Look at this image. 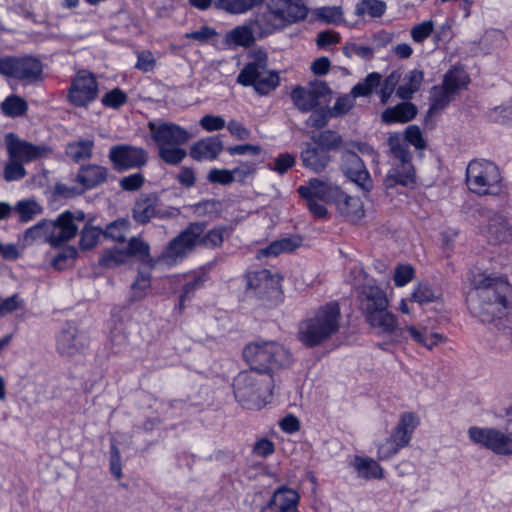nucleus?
<instances>
[{
  "label": "nucleus",
  "instance_id": "nucleus-6",
  "mask_svg": "<svg viewBox=\"0 0 512 512\" xmlns=\"http://www.w3.org/2000/svg\"><path fill=\"white\" fill-rule=\"evenodd\" d=\"M354 280L352 286L358 290L361 308L365 313L367 322L373 328L384 331V294L380 287L375 286L372 280L367 279L361 269H354L351 272Z\"/></svg>",
  "mask_w": 512,
  "mask_h": 512
},
{
  "label": "nucleus",
  "instance_id": "nucleus-26",
  "mask_svg": "<svg viewBox=\"0 0 512 512\" xmlns=\"http://www.w3.org/2000/svg\"><path fill=\"white\" fill-rule=\"evenodd\" d=\"M486 236L493 244L507 242L512 237V228L503 215L493 213L488 219Z\"/></svg>",
  "mask_w": 512,
  "mask_h": 512
},
{
  "label": "nucleus",
  "instance_id": "nucleus-61",
  "mask_svg": "<svg viewBox=\"0 0 512 512\" xmlns=\"http://www.w3.org/2000/svg\"><path fill=\"white\" fill-rule=\"evenodd\" d=\"M491 121L497 123H508L512 121V105H500L491 109L488 113Z\"/></svg>",
  "mask_w": 512,
  "mask_h": 512
},
{
  "label": "nucleus",
  "instance_id": "nucleus-37",
  "mask_svg": "<svg viewBox=\"0 0 512 512\" xmlns=\"http://www.w3.org/2000/svg\"><path fill=\"white\" fill-rule=\"evenodd\" d=\"M263 3V0H214L217 9L241 14Z\"/></svg>",
  "mask_w": 512,
  "mask_h": 512
},
{
  "label": "nucleus",
  "instance_id": "nucleus-8",
  "mask_svg": "<svg viewBox=\"0 0 512 512\" xmlns=\"http://www.w3.org/2000/svg\"><path fill=\"white\" fill-rule=\"evenodd\" d=\"M505 415L507 417L505 431L473 426L468 429L470 440L497 455H512V401L505 408Z\"/></svg>",
  "mask_w": 512,
  "mask_h": 512
},
{
  "label": "nucleus",
  "instance_id": "nucleus-42",
  "mask_svg": "<svg viewBox=\"0 0 512 512\" xmlns=\"http://www.w3.org/2000/svg\"><path fill=\"white\" fill-rule=\"evenodd\" d=\"M130 222L128 219L120 218L106 226L103 232L105 238L116 242H124L129 233Z\"/></svg>",
  "mask_w": 512,
  "mask_h": 512
},
{
  "label": "nucleus",
  "instance_id": "nucleus-28",
  "mask_svg": "<svg viewBox=\"0 0 512 512\" xmlns=\"http://www.w3.org/2000/svg\"><path fill=\"white\" fill-rule=\"evenodd\" d=\"M223 150V143L218 136L207 137L196 142L190 149V156L197 160H214Z\"/></svg>",
  "mask_w": 512,
  "mask_h": 512
},
{
  "label": "nucleus",
  "instance_id": "nucleus-48",
  "mask_svg": "<svg viewBox=\"0 0 512 512\" xmlns=\"http://www.w3.org/2000/svg\"><path fill=\"white\" fill-rule=\"evenodd\" d=\"M313 16L323 23L338 24L343 19L341 7H319L313 10Z\"/></svg>",
  "mask_w": 512,
  "mask_h": 512
},
{
  "label": "nucleus",
  "instance_id": "nucleus-24",
  "mask_svg": "<svg viewBox=\"0 0 512 512\" xmlns=\"http://www.w3.org/2000/svg\"><path fill=\"white\" fill-rule=\"evenodd\" d=\"M340 190L339 186L331 182L313 178L310 179L306 185H301L298 188V193L303 198H313L326 203H334Z\"/></svg>",
  "mask_w": 512,
  "mask_h": 512
},
{
  "label": "nucleus",
  "instance_id": "nucleus-51",
  "mask_svg": "<svg viewBox=\"0 0 512 512\" xmlns=\"http://www.w3.org/2000/svg\"><path fill=\"white\" fill-rule=\"evenodd\" d=\"M104 230L101 228L86 225L80 234V247L83 250L92 249L103 235Z\"/></svg>",
  "mask_w": 512,
  "mask_h": 512
},
{
  "label": "nucleus",
  "instance_id": "nucleus-60",
  "mask_svg": "<svg viewBox=\"0 0 512 512\" xmlns=\"http://www.w3.org/2000/svg\"><path fill=\"white\" fill-rule=\"evenodd\" d=\"M127 101L126 94L119 88H115L106 93L102 98V104L106 107L117 109Z\"/></svg>",
  "mask_w": 512,
  "mask_h": 512
},
{
  "label": "nucleus",
  "instance_id": "nucleus-46",
  "mask_svg": "<svg viewBox=\"0 0 512 512\" xmlns=\"http://www.w3.org/2000/svg\"><path fill=\"white\" fill-rule=\"evenodd\" d=\"M416 275L415 268L408 263H398L393 272V282L396 287H404L409 284Z\"/></svg>",
  "mask_w": 512,
  "mask_h": 512
},
{
  "label": "nucleus",
  "instance_id": "nucleus-10",
  "mask_svg": "<svg viewBox=\"0 0 512 512\" xmlns=\"http://www.w3.org/2000/svg\"><path fill=\"white\" fill-rule=\"evenodd\" d=\"M205 228L204 223H190L178 236L169 242L157 262L172 267L182 261L196 247L199 237L204 233Z\"/></svg>",
  "mask_w": 512,
  "mask_h": 512
},
{
  "label": "nucleus",
  "instance_id": "nucleus-4",
  "mask_svg": "<svg viewBox=\"0 0 512 512\" xmlns=\"http://www.w3.org/2000/svg\"><path fill=\"white\" fill-rule=\"evenodd\" d=\"M243 356L250 369L261 374H271L274 370L287 368L293 358L288 349L274 341H257L245 346Z\"/></svg>",
  "mask_w": 512,
  "mask_h": 512
},
{
  "label": "nucleus",
  "instance_id": "nucleus-59",
  "mask_svg": "<svg viewBox=\"0 0 512 512\" xmlns=\"http://www.w3.org/2000/svg\"><path fill=\"white\" fill-rule=\"evenodd\" d=\"M150 287V275L139 273L136 280L131 286L132 290V299L133 300H140L144 297L146 294V291Z\"/></svg>",
  "mask_w": 512,
  "mask_h": 512
},
{
  "label": "nucleus",
  "instance_id": "nucleus-36",
  "mask_svg": "<svg viewBox=\"0 0 512 512\" xmlns=\"http://www.w3.org/2000/svg\"><path fill=\"white\" fill-rule=\"evenodd\" d=\"M301 245V238L299 237H287L272 242L269 246L260 250V255L277 256L280 253L292 252Z\"/></svg>",
  "mask_w": 512,
  "mask_h": 512
},
{
  "label": "nucleus",
  "instance_id": "nucleus-2",
  "mask_svg": "<svg viewBox=\"0 0 512 512\" xmlns=\"http://www.w3.org/2000/svg\"><path fill=\"white\" fill-rule=\"evenodd\" d=\"M340 321L341 312L338 303H327L299 323L298 339L306 347H316L339 331Z\"/></svg>",
  "mask_w": 512,
  "mask_h": 512
},
{
  "label": "nucleus",
  "instance_id": "nucleus-49",
  "mask_svg": "<svg viewBox=\"0 0 512 512\" xmlns=\"http://www.w3.org/2000/svg\"><path fill=\"white\" fill-rule=\"evenodd\" d=\"M23 162L8 158L4 166L3 177L7 182L19 181L27 175Z\"/></svg>",
  "mask_w": 512,
  "mask_h": 512
},
{
  "label": "nucleus",
  "instance_id": "nucleus-58",
  "mask_svg": "<svg viewBox=\"0 0 512 512\" xmlns=\"http://www.w3.org/2000/svg\"><path fill=\"white\" fill-rule=\"evenodd\" d=\"M296 159L295 156H293L290 153H282L279 154L274 160L272 164H269V167L271 170L279 173L284 174L289 169H291L295 165Z\"/></svg>",
  "mask_w": 512,
  "mask_h": 512
},
{
  "label": "nucleus",
  "instance_id": "nucleus-63",
  "mask_svg": "<svg viewBox=\"0 0 512 512\" xmlns=\"http://www.w3.org/2000/svg\"><path fill=\"white\" fill-rule=\"evenodd\" d=\"M329 110L325 111L324 109L314 110L311 115L306 120V126L320 129L326 126L329 119Z\"/></svg>",
  "mask_w": 512,
  "mask_h": 512
},
{
  "label": "nucleus",
  "instance_id": "nucleus-50",
  "mask_svg": "<svg viewBox=\"0 0 512 512\" xmlns=\"http://www.w3.org/2000/svg\"><path fill=\"white\" fill-rule=\"evenodd\" d=\"M126 252L129 258L133 256L137 257L139 260L143 262H147L150 256V246L144 240L138 237H132L129 240Z\"/></svg>",
  "mask_w": 512,
  "mask_h": 512
},
{
  "label": "nucleus",
  "instance_id": "nucleus-44",
  "mask_svg": "<svg viewBox=\"0 0 512 512\" xmlns=\"http://www.w3.org/2000/svg\"><path fill=\"white\" fill-rule=\"evenodd\" d=\"M438 299V295L434 291L431 284L427 281L419 282L411 294V300L420 305L434 302Z\"/></svg>",
  "mask_w": 512,
  "mask_h": 512
},
{
  "label": "nucleus",
  "instance_id": "nucleus-30",
  "mask_svg": "<svg viewBox=\"0 0 512 512\" xmlns=\"http://www.w3.org/2000/svg\"><path fill=\"white\" fill-rule=\"evenodd\" d=\"M418 113L417 106L409 100L386 108V124H405L412 121Z\"/></svg>",
  "mask_w": 512,
  "mask_h": 512
},
{
  "label": "nucleus",
  "instance_id": "nucleus-23",
  "mask_svg": "<svg viewBox=\"0 0 512 512\" xmlns=\"http://www.w3.org/2000/svg\"><path fill=\"white\" fill-rule=\"evenodd\" d=\"M74 220V215L66 211L60 214L55 222H48L47 243L58 247L74 238L78 230Z\"/></svg>",
  "mask_w": 512,
  "mask_h": 512
},
{
  "label": "nucleus",
  "instance_id": "nucleus-62",
  "mask_svg": "<svg viewBox=\"0 0 512 512\" xmlns=\"http://www.w3.org/2000/svg\"><path fill=\"white\" fill-rule=\"evenodd\" d=\"M207 179L211 183L229 185L234 181V175L232 170L214 168L209 171Z\"/></svg>",
  "mask_w": 512,
  "mask_h": 512
},
{
  "label": "nucleus",
  "instance_id": "nucleus-29",
  "mask_svg": "<svg viewBox=\"0 0 512 512\" xmlns=\"http://www.w3.org/2000/svg\"><path fill=\"white\" fill-rule=\"evenodd\" d=\"M107 179V169L103 166L89 164L82 166L76 176V181L84 189H92L104 183Z\"/></svg>",
  "mask_w": 512,
  "mask_h": 512
},
{
  "label": "nucleus",
  "instance_id": "nucleus-55",
  "mask_svg": "<svg viewBox=\"0 0 512 512\" xmlns=\"http://www.w3.org/2000/svg\"><path fill=\"white\" fill-rule=\"evenodd\" d=\"M402 141L408 146L413 145L416 149L421 150L426 147L422 132L417 125H410L406 128L404 136L398 134Z\"/></svg>",
  "mask_w": 512,
  "mask_h": 512
},
{
  "label": "nucleus",
  "instance_id": "nucleus-14",
  "mask_svg": "<svg viewBox=\"0 0 512 512\" xmlns=\"http://www.w3.org/2000/svg\"><path fill=\"white\" fill-rule=\"evenodd\" d=\"M419 425L420 417L416 413H402L390 437L386 439V458L394 456L401 449L407 447Z\"/></svg>",
  "mask_w": 512,
  "mask_h": 512
},
{
  "label": "nucleus",
  "instance_id": "nucleus-25",
  "mask_svg": "<svg viewBox=\"0 0 512 512\" xmlns=\"http://www.w3.org/2000/svg\"><path fill=\"white\" fill-rule=\"evenodd\" d=\"M299 499L300 496L295 490L281 486L274 492L272 498L267 505L262 508L261 512H267L273 506H278L279 512L297 511Z\"/></svg>",
  "mask_w": 512,
  "mask_h": 512
},
{
  "label": "nucleus",
  "instance_id": "nucleus-33",
  "mask_svg": "<svg viewBox=\"0 0 512 512\" xmlns=\"http://www.w3.org/2000/svg\"><path fill=\"white\" fill-rule=\"evenodd\" d=\"M207 281V275L203 272H192L183 276L182 290L179 296V309L182 310L184 303L190 300L195 292L201 289Z\"/></svg>",
  "mask_w": 512,
  "mask_h": 512
},
{
  "label": "nucleus",
  "instance_id": "nucleus-38",
  "mask_svg": "<svg viewBox=\"0 0 512 512\" xmlns=\"http://www.w3.org/2000/svg\"><path fill=\"white\" fill-rule=\"evenodd\" d=\"M94 142L92 140H79L69 143L66 147L67 156L74 162L88 160L92 156Z\"/></svg>",
  "mask_w": 512,
  "mask_h": 512
},
{
  "label": "nucleus",
  "instance_id": "nucleus-13",
  "mask_svg": "<svg viewBox=\"0 0 512 512\" xmlns=\"http://www.w3.org/2000/svg\"><path fill=\"white\" fill-rule=\"evenodd\" d=\"M43 66L34 57H6L0 59V74L29 83L40 79Z\"/></svg>",
  "mask_w": 512,
  "mask_h": 512
},
{
  "label": "nucleus",
  "instance_id": "nucleus-31",
  "mask_svg": "<svg viewBox=\"0 0 512 512\" xmlns=\"http://www.w3.org/2000/svg\"><path fill=\"white\" fill-rule=\"evenodd\" d=\"M158 202V197L153 194L141 196L133 207V219L139 224L148 223L156 215Z\"/></svg>",
  "mask_w": 512,
  "mask_h": 512
},
{
  "label": "nucleus",
  "instance_id": "nucleus-47",
  "mask_svg": "<svg viewBox=\"0 0 512 512\" xmlns=\"http://www.w3.org/2000/svg\"><path fill=\"white\" fill-rule=\"evenodd\" d=\"M356 95L352 93V90L348 94L339 96L334 105L329 109L330 117H340L346 115L354 106Z\"/></svg>",
  "mask_w": 512,
  "mask_h": 512
},
{
  "label": "nucleus",
  "instance_id": "nucleus-11",
  "mask_svg": "<svg viewBox=\"0 0 512 512\" xmlns=\"http://www.w3.org/2000/svg\"><path fill=\"white\" fill-rule=\"evenodd\" d=\"M470 82L469 75L460 66H453L443 77L441 85L434 86L431 90L430 112L444 109L461 90Z\"/></svg>",
  "mask_w": 512,
  "mask_h": 512
},
{
  "label": "nucleus",
  "instance_id": "nucleus-53",
  "mask_svg": "<svg viewBox=\"0 0 512 512\" xmlns=\"http://www.w3.org/2000/svg\"><path fill=\"white\" fill-rule=\"evenodd\" d=\"M22 221L27 222L42 212L41 206L35 200L19 201L15 207Z\"/></svg>",
  "mask_w": 512,
  "mask_h": 512
},
{
  "label": "nucleus",
  "instance_id": "nucleus-17",
  "mask_svg": "<svg viewBox=\"0 0 512 512\" xmlns=\"http://www.w3.org/2000/svg\"><path fill=\"white\" fill-rule=\"evenodd\" d=\"M398 332L401 336L406 333L409 334L415 342L421 344L428 350H432L439 343L446 340L443 334L437 332L428 333L426 329L418 330L413 326H409L406 329H397L395 316L386 310V340L388 337L397 335Z\"/></svg>",
  "mask_w": 512,
  "mask_h": 512
},
{
  "label": "nucleus",
  "instance_id": "nucleus-34",
  "mask_svg": "<svg viewBox=\"0 0 512 512\" xmlns=\"http://www.w3.org/2000/svg\"><path fill=\"white\" fill-rule=\"evenodd\" d=\"M301 160L306 168H309L314 172H321L329 163L330 156L323 149L308 146L302 151Z\"/></svg>",
  "mask_w": 512,
  "mask_h": 512
},
{
  "label": "nucleus",
  "instance_id": "nucleus-43",
  "mask_svg": "<svg viewBox=\"0 0 512 512\" xmlns=\"http://www.w3.org/2000/svg\"><path fill=\"white\" fill-rule=\"evenodd\" d=\"M382 76L379 73L373 72L366 76V78L353 86L352 93L357 97L370 96L381 84Z\"/></svg>",
  "mask_w": 512,
  "mask_h": 512
},
{
  "label": "nucleus",
  "instance_id": "nucleus-39",
  "mask_svg": "<svg viewBox=\"0 0 512 512\" xmlns=\"http://www.w3.org/2000/svg\"><path fill=\"white\" fill-rule=\"evenodd\" d=\"M291 99L297 109L303 113L310 112L318 106L308 87L294 88L291 92Z\"/></svg>",
  "mask_w": 512,
  "mask_h": 512
},
{
  "label": "nucleus",
  "instance_id": "nucleus-35",
  "mask_svg": "<svg viewBox=\"0 0 512 512\" xmlns=\"http://www.w3.org/2000/svg\"><path fill=\"white\" fill-rule=\"evenodd\" d=\"M423 72L419 70L409 71L403 77L401 84L396 89V96L401 100H410L423 81Z\"/></svg>",
  "mask_w": 512,
  "mask_h": 512
},
{
  "label": "nucleus",
  "instance_id": "nucleus-1",
  "mask_svg": "<svg viewBox=\"0 0 512 512\" xmlns=\"http://www.w3.org/2000/svg\"><path fill=\"white\" fill-rule=\"evenodd\" d=\"M471 286L466 297L471 314L483 323H494L498 329L509 328L512 285L507 277L482 272L473 276Z\"/></svg>",
  "mask_w": 512,
  "mask_h": 512
},
{
  "label": "nucleus",
  "instance_id": "nucleus-20",
  "mask_svg": "<svg viewBox=\"0 0 512 512\" xmlns=\"http://www.w3.org/2000/svg\"><path fill=\"white\" fill-rule=\"evenodd\" d=\"M147 152L143 148L116 145L110 149L109 159L117 170L139 168L147 162Z\"/></svg>",
  "mask_w": 512,
  "mask_h": 512
},
{
  "label": "nucleus",
  "instance_id": "nucleus-21",
  "mask_svg": "<svg viewBox=\"0 0 512 512\" xmlns=\"http://www.w3.org/2000/svg\"><path fill=\"white\" fill-rule=\"evenodd\" d=\"M89 343L87 335L77 327L68 324L57 336L56 350L63 356H74L81 353Z\"/></svg>",
  "mask_w": 512,
  "mask_h": 512
},
{
  "label": "nucleus",
  "instance_id": "nucleus-9",
  "mask_svg": "<svg viewBox=\"0 0 512 512\" xmlns=\"http://www.w3.org/2000/svg\"><path fill=\"white\" fill-rule=\"evenodd\" d=\"M388 144L392 154L399 162L386 175V187L394 185L413 187L416 183V176L409 148L397 134L390 135Z\"/></svg>",
  "mask_w": 512,
  "mask_h": 512
},
{
  "label": "nucleus",
  "instance_id": "nucleus-5",
  "mask_svg": "<svg viewBox=\"0 0 512 512\" xmlns=\"http://www.w3.org/2000/svg\"><path fill=\"white\" fill-rule=\"evenodd\" d=\"M273 377L253 369L240 372L234 379L233 388L237 401L247 409H259L272 392Z\"/></svg>",
  "mask_w": 512,
  "mask_h": 512
},
{
  "label": "nucleus",
  "instance_id": "nucleus-41",
  "mask_svg": "<svg viewBox=\"0 0 512 512\" xmlns=\"http://www.w3.org/2000/svg\"><path fill=\"white\" fill-rule=\"evenodd\" d=\"M28 109L27 102L17 95L8 96L1 103V111L5 116L16 118L24 115Z\"/></svg>",
  "mask_w": 512,
  "mask_h": 512
},
{
  "label": "nucleus",
  "instance_id": "nucleus-19",
  "mask_svg": "<svg viewBox=\"0 0 512 512\" xmlns=\"http://www.w3.org/2000/svg\"><path fill=\"white\" fill-rule=\"evenodd\" d=\"M281 277L262 269L248 274L247 286L260 298H277L281 294Z\"/></svg>",
  "mask_w": 512,
  "mask_h": 512
},
{
  "label": "nucleus",
  "instance_id": "nucleus-22",
  "mask_svg": "<svg viewBox=\"0 0 512 512\" xmlns=\"http://www.w3.org/2000/svg\"><path fill=\"white\" fill-rule=\"evenodd\" d=\"M342 171L363 192H369L372 188V180L362 159L352 151H345L342 155Z\"/></svg>",
  "mask_w": 512,
  "mask_h": 512
},
{
  "label": "nucleus",
  "instance_id": "nucleus-64",
  "mask_svg": "<svg viewBox=\"0 0 512 512\" xmlns=\"http://www.w3.org/2000/svg\"><path fill=\"white\" fill-rule=\"evenodd\" d=\"M200 125L208 132L218 131L225 127V120L220 116L205 115L200 120Z\"/></svg>",
  "mask_w": 512,
  "mask_h": 512
},
{
  "label": "nucleus",
  "instance_id": "nucleus-57",
  "mask_svg": "<svg viewBox=\"0 0 512 512\" xmlns=\"http://www.w3.org/2000/svg\"><path fill=\"white\" fill-rule=\"evenodd\" d=\"M256 38L254 34H227L225 38V45L229 49H236L238 47H250Z\"/></svg>",
  "mask_w": 512,
  "mask_h": 512
},
{
  "label": "nucleus",
  "instance_id": "nucleus-7",
  "mask_svg": "<svg viewBox=\"0 0 512 512\" xmlns=\"http://www.w3.org/2000/svg\"><path fill=\"white\" fill-rule=\"evenodd\" d=\"M466 185L478 196L498 195L502 192V176L499 167L486 159H474L466 168Z\"/></svg>",
  "mask_w": 512,
  "mask_h": 512
},
{
  "label": "nucleus",
  "instance_id": "nucleus-3",
  "mask_svg": "<svg viewBox=\"0 0 512 512\" xmlns=\"http://www.w3.org/2000/svg\"><path fill=\"white\" fill-rule=\"evenodd\" d=\"M148 128L158 146L160 159L168 165H178L187 156L181 146L186 144L192 135L184 128L171 122L150 121Z\"/></svg>",
  "mask_w": 512,
  "mask_h": 512
},
{
  "label": "nucleus",
  "instance_id": "nucleus-45",
  "mask_svg": "<svg viewBox=\"0 0 512 512\" xmlns=\"http://www.w3.org/2000/svg\"><path fill=\"white\" fill-rule=\"evenodd\" d=\"M129 259L126 250L114 248L106 250L99 259L101 266L106 268L116 267L125 264Z\"/></svg>",
  "mask_w": 512,
  "mask_h": 512
},
{
  "label": "nucleus",
  "instance_id": "nucleus-54",
  "mask_svg": "<svg viewBox=\"0 0 512 512\" xmlns=\"http://www.w3.org/2000/svg\"><path fill=\"white\" fill-rule=\"evenodd\" d=\"M77 250L73 246L64 247L52 260V266L57 270H63L71 266L76 258Z\"/></svg>",
  "mask_w": 512,
  "mask_h": 512
},
{
  "label": "nucleus",
  "instance_id": "nucleus-56",
  "mask_svg": "<svg viewBox=\"0 0 512 512\" xmlns=\"http://www.w3.org/2000/svg\"><path fill=\"white\" fill-rule=\"evenodd\" d=\"M48 222H39L35 226L27 229L24 234V241L26 244H31L34 241L41 240L47 242Z\"/></svg>",
  "mask_w": 512,
  "mask_h": 512
},
{
  "label": "nucleus",
  "instance_id": "nucleus-27",
  "mask_svg": "<svg viewBox=\"0 0 512 512\" xmlns=\"http://www.w3.org/2000/svg\"><path fill=\"white\" fill-rule=\"evenodd\" d=\"M334 204L340 214L348 221L356 222L364 215L362 201L357 197L347 195L342 190L337 195Z\"/></svg>",
  "mask_w": 512,
  "mask_h": 512
},
{
  "label": "nucleus",
  "instance_id": "nucleus-12",
  "mask_svg": "<svg viewBox=\"0 0 512 512\" xmlns=\"http://www.w3.org/2000/svg\"><path fill=\"white\" fill-rule=\"evenodd\" d=\"M307 9L300 2V0H272L269 11L259 20V27L262 32H266L268 27H265L262 22L267 21L271 23L274 29L284 28L287 24L296 22L306 16Z\"/></svg>",
  "mask_w": 512,
  "mask_h": 512
},
{
  "label": "nucleus",
  "instance_id": "nucleus-32",
  "mask_svg": "<svg viewBox=\"0 0 512 512\" xmlns=\"http://www.w3.org/2000/svg\"><path fill=\"white\" fill-rule=\"evenodd\" d=\"M349 464L361 479L372 480L382 477V468L372 458L355 455Z\"/></svg>",
  "mask_w": 512,
  "mask_h": 512
},
{
  "label": "nucleus",
  "instance_id": "nucleus-52",
  "mask_svg": "<svg viewBox=\"0 0 512 512\" xmlns=\"http://www.w3.org/2000/svg\"><path fill=\"white\" fill-rule=\"evenodd\" d=\"M226 232L225 227H217L208 231L205 235L199 237L197 245H201L205 248H218L224 242V233Z\"/></svg>",
  "mask_w": 512,
  "mask_h": 512
},
{
  "label": "nucleus",
  "instance_id": "nucleus-18",
  "mask_svg": "<svg viewBox=\"0 0 512 512\" xmlns=\"http://www.w3.org/2000/svg\"><path fill=\"white\" fill-rule=\"evenodd\" d=\"M98 94V85L95 77L87 72L80 71L71 83L68 98L75 106H86Z\"/></svg>",
  "mask_w": 512,
  "mask_h": 512
},
{
  "label": "nucleus",
  "instance_id": "nucleus-15",
  "mask_svg": "<svg viewBox=\"0 0 512 512\" xmlns=\"http://www.w3.org/2000/svg\"><path fill=\"white\" fill-rule=\"evenodd\" d=\"M4 144L8 158H13L23 163H29L48 156L51 148L47 145H36L21 139L15 133H7Z\"/></svg>",
  "mask_w": 512,
  "mask_h": 512
},
{
  "label": "nucleus",
  "instance_id": "nucleus-40",
  "mask_svg": "<svg viewBox=\"0 0 512 512\" xmlns=\"http://www.w3.org/2000/svg\"><path fill=\"white\" fill-rule=\"evenodd\" d=\"M384 13V3L380 0H361L355 6V14L364 19L379 18Z\"/></svg>",
  "mask_w": 512,
  "mask_h": 512
},
{
  "label": "nucleus",
  "instance_id": "nucleus-16",
  "mask_svg": "<svg viewBox=\"0 0 512 512\" xmlns=\"http://www.w3.org/2000/svg\"><path fill=\"white\" fill-rule=\"evenodd\" d=\"M237 81L244 86L253 85L258 93L265 95L278 86L279 77L266 72L260 63H248L239 73Z\"/></svg>",
  "mask_w": 512,
  "mask_h": 512
}]
</instances>
